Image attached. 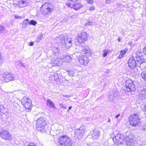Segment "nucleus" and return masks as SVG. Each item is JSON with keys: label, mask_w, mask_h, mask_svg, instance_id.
Instances as JSON below:
<instances>
[{"label": "nucleus", "mask_w": 146, "mask_h": 146, "mask_svg": "<svg viewBox=\"0 0 146 146\" xmlns=\"http://www.w3.org/2000/svg\"><path fill=\"white\" fill-rule=\"evenodd\" d=\"M58 146H72V142L70 138L66 135L60 136L58 139L54 140Z\"/></svg>", "instance_id": "obj_1"}, {"label": "nucleus", "mask_w": 146, "mask_h": 146, "mask_svg": "<svg viewBox=\"0 0 146 146\" xmlns=\"http://www.w3.org/2000/svg\"><path fill=\"white\" fill-rule=\"evenodd\" d=\"M53 5L50 3H46L42 5L40 7L41 13L44 15L50 14L52 12L54 9Z\"/></svg>", "instance_id": "obj_2"}, {"label": "nucleus", "mask_w": 146, "mask_h": 146, "mask_svg": "<svg viewBox=\"0 0 146 146\" xmlns=\"http://www.w3.org/2000/svg\"><path fill=\"white\" fill-rule=\"evenodd\" d=\"M36 121V128L37 130L42 132L46 131L47 127L46 126V122L45 120L40 117Z\"/></svg>", "instance_id": "obj_3"}, {"label": "nucleus", "mask_w": 146, "mask_h": 146, "mask_svg": "<svg viewBox=\"0 0 146 146\" xmlns=\"http://www.w3.org/2000/svg\"><path fill=\"white\" fill-rule=\"evenodd\" d=\"M129 121L130 123L134 127L139 126L141 124L139 116L137 114L131 115L129 117Z\"/></svg>", "instance_id": "obj_4"}, {"label": "nucleus", "mask_w": 146, "mask_h": 146, "mask_svg": "<svg viewBox=\"0 0 146 146\" xmlns=\"http://www.w3.org/2000/svg\"><path fill=\"white\" fill-rule=\"evenodd\" d=\"M79 0H69L70 2L74 3L72 5L71 3H66V5L68 7L71 9H72L75 11H78L83 7V5L80 3L75 2L78 1Z\"/></svg>", "instance_id": "obj_5"}, {"label": "nucleus", "mask_w": 146, "mask_h": 146, "mask_svg": "<svg viewBox=\"0 0 146 146\" xmlns=\"http://www.w3.org/2000/svg\"><path fill=\"white\" fill-rule=\"evenodd\" d=\"M113 133L115 136L113 137V140L115 144H117L118 145L123 144L124 139L123 135L118 131H115Z\"/></svg>", "instance_id": "obj_6"}, {"label": "nucleus", "mask_w": 146, "mask_h": 146, "mask_svg": "<svg viewBox=\"0 0 146 146\" xmlns=\"http://www.w3.org/2000/svg\"><path fill=\"white\" fill-rule=\"evenodd\" d=\"M0 78L2 80H4L5 82H8L10 81L15 80V75L11 73L3 74L0 75Z\"/></svg>", "instance_id": "obj_7"}, {"label": "nucleus", "mask_w": 146, "mask_h": 146, "mask_svg": "<svg viewBox=\"0 0 146 146\" xmlns=\"http://www.w3.org/2000/svg\"><path fill=\"white\" fill-rule=\"evenodd\" d=\"M88 35L85 32H83L78 35L77 36L78 42L80 43L86 42L88 39Z\"/></svg>", "instance_id": "obj_8"}, {"label": "nucleus", "mask_w": 146, "mask_h": 146, "mask_svg": "<svg viewBox=\"0 0 146 146\" xmlns=\"http://www.w3.org/2000/svg\"><path fill=\"white\" fill-rule=\"evenodd\" d=\"M125 86L126 90L128 92H132L135 90V86L132 81L131 79H128L125 82Z\"/></svg>", "instance_id": "obj_9"}, {"label": "nucleus", "mask_w": 146, "mask_h": 146, "mask_svg": "<svg viewBox=\"0 0 146 146\" xmlns=\"http://www.w3.org/2000/svg\"><path fill=\"white\" fill-rule=\"evenodd\" d=\"M0 136L3 139L9 140L11 138V135L9 132L5 130H2L0 133Z\"/></svg>", "instance_id": "obj_10"}, {"label": "nucleus", "mask_w": 146, "mask_h": 146, "mask_svg": "<svg viewBox=\"0 0 146 146\" xmlns=\"http://www.w3.org/2000/svg\"><path fill=\"white\" fill-rule=\"evenodd\" d=\"M27 3V0H16L14 4L15 6L20 8H22L25 6Z\"/></svg>", "instance_id": "obj_11"}, {"label": "nucleus", "mask_w": 146, "mask_h": 146, "mask_svg": "<svg viewBox=\"0 0 146 146\" xmlns=\"http://www.w3.org/2000/svg\"><path fill=\"white\" fill-rule=\"evenodd\" d=\"M133 137L130 134L127 135L125 137V139L127 145L132 146L133 145Z\"/></svg>", "instance_id": "obj_12"}, {"label": "nucleus", "mask_w": 146, "mask_h": 146, "mask_svg": "<svg viewBox=\"0 0 146 146\" xmlns=\"http://www.w3.org/2000/svg\"><path fill=\"white\" fill-rule=\"evenodd\" d=\"M84 133V130L82 127H80L79 129H76L75 131V135L77 137L79 136L83 135Z\"/></svg>", "instance_id": "obj_13"}, {"label": "nucleus", "mask_w": 146, "mask_h": 146, "mask_svg": "<svg viewBox=\"0 0 146 146\" xmlns=\"http://www.w3.org/2000/svg\"><path fill=\"white\" fill-rule=\"evenodd\" d=\"M128 50L127 48H125L123 50H121L120 51V53L118 58L120 59L123 57Z\"/></svg>", "instance_id": "obj_14"}, {"label": "nucleus", "mask_w": 146, "mask_h": 146, "mask_svg": "<svg viewBox=\"0 0 146 146\" xmlns=\"http://www.w3.org/2000/svg\"><path fill=\"white\" fill-rule=\"evenodd\" d=\"M46 105L48 106H49L50 108H55V104L50 99H48L47 100Z\"/></svg>", "instance_id": "obj_15"}, {"label": "nucleus", "mask_w": 146, "mask_h": 146, "mask_svg": "<svg viewBox=\"0 0 146 146\" xmlns=\"http://www.w3.org/2000/svg\"><path fill=\"white\" fill-rule=\"evenodd\" d=\"M29 102L23 105L25 108L29 111H30L31 110L32 102L31 100H29Z\"/></svg>", "instance_id": "obj_16"}, {"label": "nucleus", "mask_w": 146, "mask_h": 146, "mask_svg": "<svg viewBox=\"0 0 146 146\" xmlns=\"http://www.w3.org/2000/svg\"><path fill=\"white\" fill-rule=\"evenodd\" d=\"M82 52L83 54H85L87 55L90 54L92 52L90 49L89 48L83 49L82 50Z\"/></svg>", "instance_id": "obj_17"}, {"label": "nucleus", "mask_w": 146, "mask_h": 146, "mask_svg": "<svg viewBox=\"0 0 146 146\" xmlns=\"http://www.w3.org/2000/svg\"><path fill=\"white\" fill-rule=\"evenodd\" d=\"M29 100H31L26 97H23L21 101V102L23 105L27 103L28 102H29Z\"/></svg>", "instance_id": "obj_18"}, {"label": "nucleus", "mask_w": 146, "mask_h": 146, "mask_svg": "<svg viewBox=\"0 0 146 146\" xmlns=\"http://www.w3.org/2000/svg\"><path fill=\"white\" fill-rule=\"evenodd\" d=\"M136 61L138 64H142L145 62V60L142 58H141L140 57H137L136 58Z\"/></svg>", "instance_id": "obj_19"}, {"label": "nucleus", "mask_w": 146, "mask_h": 146, "mask_svg": "<svg viewBox=\"0 0 146 146\" xmlns=\"http://www.w3.org/2000/svg\"><path fill=\"white\" fill-rule=\"evenodd\" d=\"M54 80L56 82L57 84H59L60 83V79L59 78V76L57 74H55L53 76Z\"/></svg>", "instance_id": "obj_20"}, {"label": "nucleus", "mask_w": 146, "mask_h": 146, "mask_svg": "<svg viewBox=\"0 0 146 146\" xmlns=\"http://www.w3.org/2000/svg\"><path fill=\"white\" fill-rule=\"evenodd\" d=\"M137 64L134 58L133 57H131L129 59L128 61V64Z\"/></svg>", "instance_id": "obj_21"}, {"label": "nucleus", "mask_w": 146, "mask_h": 146, "mask_svg": "<svg viewBox=\"0 0 146 146\" xmlns=\"http://www.w3.org/2000/svg\"><path fill=\"white\" fill-rule=\"evenodd\" d=\"M29 25V20L27 19H25L23 21V25L25 27H27Z\"/></svg>", "instance_id": "obj_22"}, {"label": "nucleus", "mask_w": 146, "mask_h": 146, "mask_svg": "<svg viewBox=\"0 0 146 146\" xmlns=\"http://www.w3.org/2000/svg\"><path fill=\"white\" fill-rule=\"evenodd\" d=\"M141 94L145 98L146 97V88H143L141 91Z\"/></svg>", "instance_id": "obj_23"}, {"label": "nucleus", "mask_w": 146, "mask_h": 146, "mask_svg": "<svg viewBox=\"0 0 146 146\" xmlns=\"http://www.w3.org/2000/svg\"><path fill=\"white\" fill-rule=\"evenodd\" d=\"M141 77L143 80L146 81V73L143 72L141 73Z\"/></svg>", "instance_id": "obj_24"}, {"label": "nucleus", "mask_w": 146, "mask_h": 146, "mask_svg": "<svg viewBox=\"0 0 146 146\" xmlns=\"http://www.w3.org/2000/svg\"><path fill=\"white\" fill-rule=\"evenodd\" d=\"M114 95L111 94L109 96V98L110 101H112L114 100V98H115V97H114Z\"/></svg>", "instance_id": "obj_25"}, {"label": "nucleus", "mask_w": 146, "mask_h": 146, "mask_svg": "<svg viewBox=\"0 0 146 146\" xmlns=\"http://www.w3.org/2000/svg\"><path fill=\"white\" fill-rule=\"evenodd\" d=\"M64 60L66 62H69L71 60L70 57L69 56H67L64 58Z\"/></svg>", "instance_id": "obj_26"}, {"label": "nucleus", "mask_w": 146, "mask_h": 146, "mask_svg": "<svg viewBox=\"0 0 146 146\" xmlns=\"http://www.w3.org/2000/svg\"><path fill=\"white\" fill-rule=\"evenodd\" d=\"M29 22V25H35L36 23L37 22L33 20H31Z\"/></svg>", "instance_id": "obj_27"}, {"label": "nucleus", "mask_w": 146, "mask_h": 146, "mask_svg": "<svg viewBox=\"0 0 146 146\" xmlns=\"http://www.w3.org/2000/svg\"><path fill=\"white\" fill-rule=\"evenodd\" d=\"M104 53L103 54V56L104 57H106L107 55V54L109 53V51L106 50H103Z\"/></svg>", "instance_id": "obj_28"}, {"label": "nucleus", "mask_w": 146, "mask_h": 146, "mask_svg": "<svg viewBox=\"0 0 146 146\" xmlns=\"http://www.w3.org/2000/svg\"><path fill=\"white\" fill-rule=\"evenodd\" d=\"M136 65L137 64H128L129 66L132 70L135 68L136 66Z\"/></svg>", "instance_id": "obj_29"}, {"label": "nucleus", "mask_w": 146, "mask_h": 146, "mask_svg": "<svg viewBox=\"0 0 146 146\" xmlns=\"http://www.w3.org/2000/svg\"><path fill=\"white\" fill-rule=\"evenodd\" d=\"M95 10V7L94 6H90L89 7V10L90 11H93Z\"/></svg>", "instance_id": "obj_30"}, {"label": "nucleus", "mask_w": 146, "mask_h": 146, "mask_svg": "<svg viewBox=\"0 0 146 146\" xmlns=\"http://www.w3.org/2000/svg\"><path fill=\"white\" fill-rule=\"evenodd\" d=\"M87 3L89 4H92L94 3V1L93 0H87Z\"/></svg>", "instance_id": "obj_31"}, {"label": "nucleus", "mask_w": 146, "mask_h": 146, "mask_svg": "<svg viewBox=\"0 0 146 146\" xmlns=\"http://www.w3.org/2000/svg\"><path fill=\"white\" fill-rule=\"evenodd\" d=\"M142 51L143 53L146 56V45L143 47Z\"/></svg>", "instance_id": "obj_32"}, {"label": "nucleus", "mask_w": 146, "mask_h": 146, "mask_svg": "<svg viewBox=\"0 0 146 146\" xmlns=\"http://www.w3.org/2000/svg\"><path fill=\"white\" fill-rule=\"evenodd\" d=\"M60 107L61 108L66 109V106L63 104H60Z\"/></svg>", "instance_id": "obj_33"}, {"label": "nucleus", "mask_w": 146, "mask_h": 146, "mask_svg": "<svg viewBox=\"0 0 146 146\" xmlns=\"http://www.w3.org/2000/svg\"><path fill=\"white\" fill-rule=\"evenodd\" d=\"M96 131H94V132H95ZM96 135H94L95 136H96V137L97 138H98L99 137V136L100 134L98 130H97V131H96Z\"/></svg>", "instance_id": "obj_34"}, {"label": "nucleus", "mask_w": 146, "mask_h": 146, "mask_svg": "<svg viewBox=\"0 0 146 146\" xmlns=\"http://www.w3.org/2000/svg\"><path fill=\"white\" fill-rule=\"evenodd\" d=\"M27 146H36L35 143L31 142H30Z\"/></svg>", "instance_id": "obj_35"}, {"label": "nucleus", "mask_w": 146, "mask_h": 146, "mask_svg": "<svg viewBox=\"0 0 146 146\" xmlns=\"http://www.w3.org/2000/svg\"><path fill=\"white\" fill-rule=\"evenodd\" d=\"M62 96L63 97H66L67 98H68L69 97H70V96L69 95H63Z\"/></svg>", "instance_id": "obj_36"}, {"label": "nucleus", "mask_w": 146, "mask_h": 146, "mask_svg": "<svg viewBox=\"0 0 146 146\" xmlns=\"http://www.w3.org/2000/svg\"><path fill=\"white\" fill-rule=\"evenodd\" d=\"M34 45L33 42H30L29 44V46H32Z\"/></svg>", "instance_id": "obj_37"}, {"label": "nucleus", "mask_w": 146, "mask_h": 146, "mask_svg": "<svg viewBox=\"0 0 146 146\" xmlns=\"http://www.w3.org/2000/svg\"><path fill=\"white\" fill-rule=\"evenodd\" d=\"M69 73L70 75H73L74 74V71H70Z\"/></svg>", "instance_id": "obj_38"}, {"label": "nucleus", "mask_w": 146, "mask_h": 146, "mask_svg": "<svg viewBox=\"0 0 146 146\" xmlns=\"http://www.w3.org/2000/svg\"><path fill=\"white\" fill-rule=\"evenodd\" d=\"M120 115V114L119 113L117 115H116L115 116V118H117L118 117H119Z\"/></svg>", "instance_id": "obj_39"}, {"label": "nucleus", "mask_w": 146, "mask_h": 146, "mask_svg": "<svg viewBox=\"0 0 146 146\" xmlns=\"http://www.w3.org/2000/svg\"><path fill=\"white\" fill-rule=\"evenodd\" d=\"M72 108V106H70V107H69L68 108V110H67V111L68 112H69V110H71V108Z\"/></svg>", "instance_id": "obj_40"}, {"label": "nucleus", "mask_w": 146, "mask_h": 146, "mask_svg": "<svg viewBox=\"0 0 146 146\" xmlns=\"http://www.w3.org/2000/svg\"><path fill=\"white\" fill-rule=\"evenodd\" d=\"M145 113H146V105L145 106ZM145 114H146V113Z\"/></svg>", "instance_id": "obj_41"}, {"label": "nucleus", "mask_w": 146, "mask_h": 146, "mask_svg": "<svg viewBox=\"0 0 146 146\" xmlns=\"http://www.w3.org/2000/svg\"><path fill=\"white\" fill-rule=\"evenodd\" d=\"M86 61L85 62H84L83 63V64H87L88 63V61L87 60H86Z\"/></svg>", "instance_id": "obj_42"}, {"label": "nucleus", "mask_w": 146, "mask_h": 146, "mask_svg": "<svg viewBox=\"0 0 146 146\" xmlns=\"http://www.w3.org/2000/svg\"><path fill=\"white\" fill-rule=\"evenodd\" d=\"M118 40L119 42H120L121 41L120 39L119 38H118Z\"/></svg>", "instance_id": "obj_43"}, {"label": "nucleus", "mask_w": 146, "mask_h": 146, "mask_svg": "<svg viewBox=\"0 0 146 146\" xmlns=\"http://www.w3.org/2000/svg\"><path fill=\"white\" fill-rule=\"evenodd\" d=\"M68 42L70 44H71L72 43V41L71 40H70Z\"/></svg>", "instance_id": "obj_44"}, {"label": "nucleus", "mask_w": 146, "mask_h": 146, "mask_svg": "<svg viewBox=\"0 0 146 146\" xmlns=\"http://www.w3.org/2000/svg\"><path fill=\"white\" fill-rule=\"evenodd\" d=\"M109 70H107L106 71V72L107 73H109Z\"/></svg>", "instance_id": "obj_45"}, {"label": "nucleus", "mask_w": 146, "mask_h": 146, "mask_svg": "<svg viewBox=\"0 0 146 146\" xmlns=\"http://www.w3.org/2000/svg\"><path fill=\"white\" fill-rule=\"evenodd\" d=\"M110 118H109L108 119V122H110Z\"/></svg>", "instance_id": "obj_46"}, {"label": "nucleus", "mask_w": 146, "mask_h": 146, "mask_svg": "<svg viewBox=\"0 0 146 146\" xmlns=\"http://www.w3.org/2000/svg\"><path fill=\"white\" fill-rule=\"evenodd\" d=\"M106 3H110V2H108V0H106Z\"/></svg>", "instance_id": "obj_47"}, {"label": "nucleus", "mask_w": 146, "mask_h": 146, "mask_svg": "<svg viewBox=\"0 0 146 146\" xmlns=\"http://www.w3.org/2000/svg\"><path fill=\"white\" fill-rule=\"evenodd\" d=\"M21 66H24V67L25 66H24V64H21Z\"/></svg>", "instance_id": "obj_48"}, {"label": "nucleus", "mask_w": 146, "mask_h": 146, "mask_svg": "<svg viewBox=\"0 0 146 146\" xmlns=\"http://www.w3.org/2000/svg\"><path fill=\"white\" fill-rule=\"evenodd\" d=\"M140 146H142L141 145Z\"/></svg>", "instance_id": "obj_49"}]
</instances>
